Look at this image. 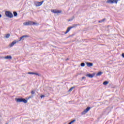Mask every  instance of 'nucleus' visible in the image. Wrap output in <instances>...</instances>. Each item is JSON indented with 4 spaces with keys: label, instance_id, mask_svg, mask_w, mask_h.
<instances>
[{
    "label": "nucleus",
    "instance_id": "1",
    "mask_svg": "<svg viewBox=\"0 0 124 124\" xmlns=\"http://www.w3.org/2000/svg\"><path fill=\"white\" fill-rule=\"evenodd\" d=\"M23 25L24 26H32V25H36L37 26H38L39 24L33 22L31 21H29L28 22H24Z\"/></svg>",
    "mask_w": 124,
    "mask_h": 124
},
{
    "label": "nucleus",
    "instance_id": "2",
    "mask_svg": "<svg viewBox=\"0 0 124 124\" xmlns=\"http://www.w3.org/2000/svg\"><path fill=\"white\" fill-rule=\"evenodd\" d=\"M16 102L17 103H19V102H23V103H28V100L23 98H16Z\"/></svg>",
    "mask_w": 124,
    "mask_h": 124
},
{
    "label": "nucleus",
    "instance_id": "3",
    "mask_svg": "<svg viewBox=\"0 0 124 124\" xmlns=\"http://www.w3.org/2000/svg\"><path fill=\"white\" fill-rule=\"evenodd\" d=\"M5 15L7 17H8L9 18H13V14L10 11H6Z\"/></svg>",
    "mask_w": 124,
    "mask_h": 124
},
{
    "label": "nucleus",
    "instance_id": "4",
    "mask_svg": "<svg viewBox=\"0 0 124 124\" xmlns=\"http://www.w3.org/2000/svg\"><path fill=\"white\" fill-rule=\"evenodd\" d=\"M107 3L112 4L113 3H118V0H108L106 2Z\"/></svg>",
    "mask_w": 124,
    "mask_h": 124
},
{
    "label": "nucleus",
    "instance_id": "5",
    "mask_svg": "<svg viewBox=\"0 0 124 124\" xmlns=\"http://www.w3.org/2000/svg\"><path fill=\"white\" fill-rule=\"evenodd\" d=\"M75 27H77V25L76 24H75L73 26H71V27H69L66 32H65V34H66V33H67L68 32H69V31H70V30H71V29H73V28H75Z\"/></svg>",
    "mask_w": 124,
    "mask_h": 124
},
{
    "label": "nucleus",
    "instance_id": "6",
    "mask_svg": "<svg viewBox=\"0 0 124 124\" xmlns=\"http://www.w3.org/2000/svg\"><path fill=\"white\" fill-rule=\"evenodd\" d=\"M90 109L91 107H87L82 112H81V115H86V114L90 111Z\"/></svg>",
    "mask_w": 124,
    "mask_h": 124
},
{
    "label": "nucleus",
    "instance_id": "7",
    "mask_svg": "<svg viewBox=\"0 0 124 124\" xmlns=\"http://www.w3.org/2000/svg\"><path fill=\"white\" fill-rule=\"evenodd\" d=\"M43 2H44V1H42L41 2L36 1L35 2L34 4L36 6H40L42 5V3H43Z\"/></svg>",
    "mask_w": 124,
    "mask_h": 124
},
{
    "label": "nucleus",
    "instance_id": "8",
    "mask_svg": "<svg viewBox=\"0 0 124 124\" xmlns=\"http://www.w3.org/2000/svg\"><path fill=\"white\" fill-rule=\"evenodd\" d=\"M27 37H29L28 35H25L20 37L18 42L21 41V40H24V38H27Z\"/></svg>",
    "mask_w": 124,
    "mask_h": 124
},
{
    "label": "nucleus",
    "instance_id": "9",
    "mask_svg": "<svg viewBox=\"0 0 124 124\" xmlns=\"http://www.w3.org/2000/svg\"><path fill=\"white\" fill-rule=\"evenodd\" d=\"M28 74L36 75L37 76H41L40 74H39L37 73H34L32 72H29L28 73Z\"/></svg>",
    "mask_w": 124,
    "mask_h": 124
},
{
    "label": "nucleus",
    "instance_id": "10",
    "mask_svg": "<svg viewBox=\"0 0 124 124\" xmlns=\"http://www.w3.org/2000/svg\"><path fill=\"white\" fill-rule=\"evenodd\" d=\"M95 75V74L94 73H93L92 74H88L86 75V76L87 77H89L90 78H93V76H94Z\"/></svg>",
    "mask_w": 124,
    "mask_h": 124
},
{
    "label": "nucleus",
    "instance_id": "11",
    "mask_svg": "<svg viewBox=\"0 0 124 124\" xmlns=\"http://www.w3.org/2000/svg\"><path fill=\"white\" fill-rule=\"evenodd\" d=\"M16 42H19V41H14L12 42L11 44H10L9 45L10 47H13V46H14V45L16 44Z\"/></svg>",
    "mask_w": 124,
    "mask_h": 124
},
{
    "label": "nucleus",
    "instance_id": "12",
    "mask_svg": "<svg viewBox=\"0 0 124 124\" xmlns=\"http://www.w3.org/2000/svg\"><path fill=\"white\" fill-rule=\"evenodd\" d=\"M86 64L87 65V66H88V67H91L92 66H93V64L92 62H86Z\"/></svg>",
    "mask_w": 124,
    "mask_h": 124
},
{
    "label": "nucleus",
    "instance_id": "13",
    "mask_svg": "<svg viewBox=\"0 0 124 124\" xmlns=\"http://www.w3.org/2000/svg\"><path fill=\"white\" fill-rule=\"evenodd\" d=\"M4 59H6L7 60H12V57H11V56H7Z\"/></svg>",
    "mask_w": 124,
    "mask_h": 124
},
{
    "label": "nucleus",
    "instance_id": "14",
    "mask_svg": "<svg viewBox=\"0 0 124 124\" xmlns=\"http://www.w3.org/2000/svg\"><path fill=\"white\" fill-rule=\"evenodd\" d=\"M4 37V38H9V37H10V34L9 33L6 34Z\"/></svg>",
    "mask_w": 124,
    "mask_h": 124
},
{
    "label": "nucleus",
    "instance_id": "15",
    "mask_svg": "<svg viewBox=\"0 0 124 124\" xmlns=\"http://www.w3.org/2000/svg\"><path fill=\"white\" fill-rule=\"evenodd\" d=\"M108 84H109V81H105L103 83V84L105 86H106V85H108Z\"/></svg>",
    "mask_w": 124,
    "mask_h": 124
},
{
    "label": "nucleus",
    "instance_id": "16",
    "mask_svg": "<svg viewBox=\"0 0 124 124\" xmlns=\"http://www.w3.org/2000/svg\"><path fill=\"white\" fill-rule=\"evenodd\" d=\"M13 14H14V16H15V17H17V16H18V13H16V12H13Z\"/></svg>",
    "mask_w": 124,
    "mask_h": 124
},
{
    "label": "nucleus",
    "instance_id": "17",
    "mask_svg": "<svg viewBox=\"0 0 124 124\" xmlns=\"http://www.w3.org/2000/svg\"><path fill=\"white\" fill-rule=\"evenodd\" d=\"M102 72H99L98 73L96 74V76H100L101 74H102Z\"/></svg>",
    "mask_w": 124,
    "mask_h": 124
},
{
    "label": "nucleus",
    "instance_id": "18",
    "mask_svg": "<svg viewBox=\"0 0 124 124\" xmlns=\"http://www.w3.org/2000/svg\"><path fill=\"white\" fill-rule=\"evenodd\" d=\"M51 12H52L53 13L57 14V10H51Z\"/></svg>",
    "mask_w": 124,
    "mask_h": 124
},
{
    "label": "nucleus",
    "instance_id": "19",
    "mask_svg": "<svg viewBox=\"0 0 124 124\" xmlns=\"http://www.w3.org/2000/svg\"><path fill=\"white\" fill-rule=\"evenodd\" d=\"M80 66H81L82 67L85 66V63L84 62L81 63Z\"/></svg>",
    "mask_w": 124,
    "mask_h": 124
},
{
    "label": "nucleus",
    "instance_id": "20",
    "mask_svg": "<svg viewBox=\"0 0 124 124\" xmlns=\"http://www.w3.org/2000/svg\"><path fill=\"white\" fill-rule=\"evenodd\" d=\"M74 89V87H71L68 91V92H72V90Z\"/></svg>",
    "mask_w": 124,
    "mask_h": 124
},
{
    "label": "nucleus",
    "instance_id": "21",
    "mask_svg": "<svg viewBox=\"0 0 124 124\" xmlns=\"http://www.w3.org/2000/svg\"><path fill=\"white\" fill-rule=\"evenodd\" d=\"M58 13H62V11L57 10V14H58Z\"/></svg>",
    "mask_w": 124,
    "mask_h": 124
},
{
    "label": "nucleus",
    "instance_id": "22",
    "mask_svg": "<svg viewBox=\"0 0 124 124\" xmlns=\"http://www.w3.org/2000/svg\"><path fill=\"white\" fill-rule=\"evenodd\" d=\"M34 93H35V92L34 91H32L31 92V94H34Z\"/></svg>",
    "mask_w": 124,
    "mask_h": 124
},
{
    "label": "nucleus",
    "instance_id": "23",
    "mask_svg": "<svg viewBox=\"0 0 124 124\" xmlns=\"http://www.w3.org/2000/svg\"><path fill=\"white\" fill-rule=\"evenodd\" d=\"M75 121H76V120H74L71 121L70 122L71 123V124H73V123H74V122H75Z\"/></svg>",
    "mask_w": 124,
    "mask_h": 124
},
{
    "label": "nucleus",
    "instance_id": "24",
    "mask_svg": "<svg viewBox=\"0 0 124 124\" xmlns=\"http://www.w3.org/2000/svg\"><path fill=\"white\" fill-rule=\"evenodd\" d=\"M43 97H45V95H42L41 96V98H43Z\"/></svg>",
    "mask_w": 124,
    "mask_h": 124
},
{
    "label": "nucleus",
    "instance_id": "25",
    "mask_svg": "<svg viewBox=\"0 0 124 124\" xmlns=\"http://www.w3.org/2000/svg\"><path fill=\"white\" fill-rule=\"evenodd\" d=\"M106 20L105 18H104L103 19L101 20L102 22H104V21Z\"/></svg>",
    "mask_w": 124,
    "mask_h": 124
},
{
    "label": "nucleus",
    "instance_id": "26",
    "mask_svg": "<svg viewBox=\"0 0 124 124\" xmlns=\"http://www.w3.org/2000/svg\"><path fill=\"white\" fill-rule=\"evenodd\" d=\"M82 80H84V79H86V77H83L82 78Z\"/></svg>",
    "mask_w": 124,
    "mask_h": 124
},
{
    "label": "nucleus",
    "instance_id": "27",
    "mask_svg": "<svg viewBox=\"0 0 124 124\" xmlns=\"http://www.w3.org/2000/svg\"><path fill=\"white\" fill-rule=\"evenodd\" d=\"M122 56L123 58H124V53H123V54H122Z\"/></svg>",
    "mask_w": 124,
    "mask_h": 124
},
{
    "label": "nucleus",
    "instance_id": "28",
    "mask_svg": "<svg viewBox=\"0 0 124 124\" xmlns=\"http://www.w3.org/2000/svg\"><path fill=\"white\" fill-rule=\"evenodd\" d=\"M98 22H99V23H102V20H99Z\"/></svg>",
    "mask_w": 124,
    "mask_h": 124
},
{
    "label": "nucleus",
    "instance_id": "29",
    "mask_svg": "<svg viewBox=\"0 0 124 124\" xmlns=\"http://www.w3.org/2000/svg\"><path fill=\"white\" fill-rule=\"evenodd\" d=\"M0 121H1V115H0Z\"/></svg>",
    "mask_w": 124,
    "mask_h": 124
},
{
    "label": "nucleus",
    "instance_id": "30",
    "mask_svg": "<svg viewBox=\"0 0 124 124\" xmlns=\"http://www.w3.org/2000/svg\"><path fill=\"white\" fill-rule=\"evenodd\" d=\"M68 60H69L68 58L66 59L65 61H68Z\"/></svg>",
    "mask_w": 124,
    "mask_h": 124
},
{
    "label": "nucleus",
    "instance_id": "31",
    "mask_svg": "<svg viewBox=\"0 0 124 124\" xmlns=\"http://www.w3.org/2000/svg\"><path fill=\"white\" fill-rule=\"evenodd\" d=\"M0 18H1V15L0 14Z\"/></svg>",
    "mask_w": 124,
    "mask_h": 124
},
{
    "label": "nucleus",
    "instance_id": "32",
    "mask_svg": "<svg viewBox=\"0 0 124 124\" xmlns=\"http://www.w3.org/2000/svg\"><path fill=\"white\" fill-rule=\"evenodd\" d=\"M72 123H71V122H70L69 124H71Z\"/></svg>",
    "mask_w": 124,
    "mask_h": 124
},
{
    "label": "nucleus",
    "instance_id": "33",
    "mask_svg": "<svg viewBox=\"0 0 124 124\" xmlns=\"http://www.w3.org/2000/svg\"><path fill=\"white\" fill-rule=\"evenodd\" d=\"M72 20L69 19V21H71Z\"/></svg>",
    "mask_w": 124,
    "mask_h": 124
}]
</instances>
